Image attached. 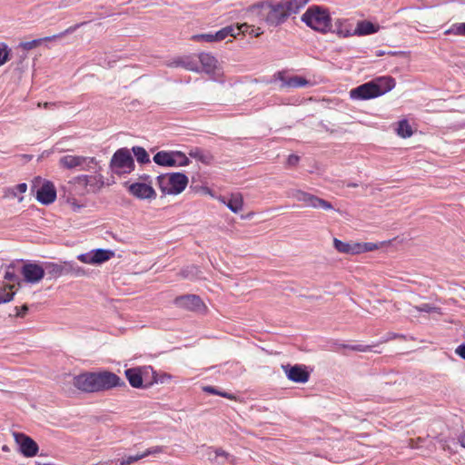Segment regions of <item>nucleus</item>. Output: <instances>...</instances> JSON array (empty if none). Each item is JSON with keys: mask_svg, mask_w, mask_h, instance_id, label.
Returning a JSON list of instances; mask_svg holds the SVG:
<instances>
[{"mask_svg": "<svg viewBox=\"0 0 465 465\" xmlns=\"http://www.w3.org/2000/svg\"><path fill=\"white\" fill-rule=\"evenodd\" d=\"M372 345H361L357 344L350 347V350L355 351H371L372 349Z\"/></svg>", "mask_w": 465, "mask_h": 465, "instance_id": "obj_48", "label": "nucleus"}, {"mask_svg": "<svg viewBox=\"0 0 465 465\" xmlns=\"http://www.w3.org/2000/svg\"><path fill=\"white\" fill-rule=\"evenodd\" d=\"M144 458V455L143 453L136 454V455H130L128 457H124L122 459H118L114 461L115 465H130L141 459ZM114 463V461H112Z\"/></svg>", "mask_w": 465, "mask_h": 465, "instance_id": "obj_35", "label": "nucleus"}, {"mask_svg": "<svg viewBox=\"0 0 465 465\" xmlns=\"http://www.w3.org/2000/svg\"><path fill=\"white\" fill-rule=\"evenodd\" d=\"M11 59V49L7 45L0 44V66Z\"/></svg>", "mask_w": 465, "mask_h": 465, "instance_id": "obj_38", "label": "nucleus"}, {"mask_svg": "<svg viewBox=\"0 0 465 465\" xmlns=\"http://www.w3.org/2000/svg\"><path fill=\"white\" fill-rule=\"evenodd\" d=\"M287 378L298 383H305L310 378V373L307 371L306 367L302 365H282V366Z\"/></svg>", "mask_w": 465, "mask_h": 465, "instance_id": "obj_13", "label": "nucleus"}, {"mask_svg": "<svg viewBox=\"0 0 465 465\" xmlns=\"http://www.w3.org/2000/svg\"><path fill=\"white\" fill-rule=\"evenodd\" d=\"M163 451V448L162 446H155L147 449L145 451L143 452V455H144V458L151 455V454H157Z\"/></svg>", "mask_w": 465, "mask_h": 465, "instance_id": "obj_47", "label": "nucleus"}, {"mask_svg": "<svg viewBox=\"0 0 465 465\" xmlns=\"http://www.w3.org/2000/svg\"><path fill=\"white\" fill-rule=\"evenodd\" d=\"M157 182L163 193L179 194L185 189L188 183V177L182 173H173L159 175Z\"/></svg>", "mask_w": 465, "mask_h": 465, "instance_id": "obj_5", "label": "nucleus"}, {"mask_svg": "<svg viewBox=\"0 0 465 465\" xmlns=\"http://www.w3.org/2000/svg\"><path fill=\"white\" fill-rule=\"evenodd\" d=\"M459 441L460 443V445L465 448V432L462 433L460 437H459Z\"/></svg>", "mask_w": 465, "mask_h": 465, "instance_id": "obj_60", "label": "nucleus"}, {"mask_svg": "<svg viewBox=\"0 0 465 465\" xmlns=\"http://www.w3.org/2000/svg\"><path fill=\"white\" fill-rule=\"evenodd\" d=\"M64 274H73L74 276H84L85 274V271L78 266L74 262H64Z\"/></svg>", "mask_w": 465, "mask_h": 465, "instance_id": "obj_30", "label": "nucleus"}, {"mask_svg": "<svg viewBox=\"0 0 465 465\" xmlns=\"http://www.w3.org/2000/svg\"><path fill=\"white\" fill-rule=\"evenodd\" d=\"M207 455L208 460L217 465H225L226 461L232 457L230 453L226 452L222 448L213 449L212 447L209 448Z\"/></svg>", "mask_w": 465, "mask_h": 465, "instance_id": "obj_21", "label": "nucleus"}, {"mask_svg": "<svg viewBox=\"0 0 465 465\" xmlns=\"http://www.w3.org/2000/svg\"><path fill=\"white\" fill-rule=\"evenodd\" d=\"M170 67H183L188 71L200 72L198 61L193 56L177 57L168 64Z\"/></svg>", "mask_w": 465, "mask_h": 465, "instance_id": "obj_18", "label": "nucleus"}, {"mask_svg": "<svg viewBox=\"0 0 465 465\" xmlns=\"http://www.w3.org/2000/svg\"><path fill=\"white\" fill-rule=\"evenodd\" d=\"M77 259L84 262L88 264H94V258H93V252H89L86 253H81L77 256Z\"/></svg>", "mask_w": 465, "mask_h": 465, "instance_id": "obj_44", "label": "nucleus"}, {"mask_svg": "<svg viewBox=\"0 0 465 465\" xmlns=\"http://www.w3.org/2000/svg\"><path fill=\"white\" fill-rule=\"evenodd\" d=\"M84 162L93 163L94 157H84L80 155L67 154L60 158L59 164L63 168L71 170L76 167L83 166Z\"/></svg>", "mask_w": 465, "mask_h": 465, "instance_id": "obj_16", "label": "nucleus"}, {"mask_svg": "<svg viewBox=\"0 0 465 465\" xmlns=\"http://www.w3.org/2000/svg\"><path fill=\"white\" fill-rule=\"evenodd\" d=\"M91 179H92L91 176L80 175V176H77V177L74 178V180L71 183L74 185H79V186H82L84 188H86L87 185L90 183V180Z\"/></svg>", "mask_w": 465, "mask_h": 465, "instance_id": "obj_39", "label": "nucleus"}, {"mask_svg": "<svg viewBox=\"0 0 465 465\" xmlns=\"http://www.w3.org/2000/svg\"><path fill=\"white\" fill-rule=\"evenodd\" d=\"M2 450L4 452H8L10 450L9 447L7 445H3L2 446Z\"/></svg>", "mask_w": 465, "mask_h": 465, "instance_id": "obj_64", "label": "nucleus"}, {"mask_svg": "<svg viewBox=\"0 0 465 465\" xmlns=\"http://www.w3.org/2000/svg\"><path fill=\"white\" fill-rule=\"evenodd\" d=\"M193 38L197 41H204L208 43L216 42L215 35L213 33L196 35Z\"/></svg>", "mask_w": 465, "mask_h": 465, "instance_id": "obj_43", "label": "nucleus"}, {"mask_svg": "<svg viewBox=\"0 0 465 465\" xmlns=\"http://www.w3.org/2000/svg\"><path fill=\"white\" fill-rule=\"evenodd\" d=\"M125 377L129 384L135 389L148 388V378L155 371L151 366L135 367L125 370Z\"/></svg>", "mask_w": 465, "mask_h": 465, "instance_id": "obj_7", "label": "nucleus"}, {"mask_svg": "<svg viewBox=\"0 0 465 465\" xmlns=\"http://www.w3.org/2000/svg\"><path fill=\"white\" fill-rule=\"evenodd\" d=\"M416 309L420 312H430L434 311L435 308L430 306L428 303H423L420 306L416 307Z\"/></svg>", "mask_w": 465, "mask_h": 465, "instance_id": "obj_53", "label": "nucleus"}, {"mask_svg": "<svg viewBox=\"0 0 465 465\" xmlns=\"http://www.w3.org/2000/svg\"><path fill=\"white\" fill-rule=\"evenodd\" d=\"M252 12L256 13L260 20L272 27L282 25L290 16L282 0H266L255 4L252 6Z\"/></svg>", "mask_w": 465, "mask_h": 465, "instance_id": "obj_2", "label": "nucleus"}, {"mask_svg": "<svg viewBox=\"0 0 465 465\" xmlns=\"http://www.w3.org/2000/svg\"><path fill=\"white\" fill-rule=\"evenodd\" d=\"M351 346V345H349V344H338L336 351H338L340 348L350 349Z\"/></svg>", "mask_w": 465, "mask_h": 465, "instance_id": "obj_62", "label": "nucleus"}, {"mask_svg": "<svg viewBox=\"0 0 465 465\" xmlns=\"http://www.w3.org/2000/svg\"><path fill=\"white\" fill-rule=\"evenodd\" d=\"M13 435L19 446V450L25 457L30 458L37 454L39 448L32 438L22 432H14Z\"/></svg>", "mask_w": 465, "mask_h": 465, "instance_id": "obj_10", "label": "nucleus"}, {"mask_svg": "<svg viewBox=\"0 0 465 465\" xmlns=\"http://www.w3.org/2000/svg\"><path fill=\"white\" fill-rule=\"evenodd\" d=\"M175 153L160 151L153 156V162L161 166H176Z\"/></svg>", "mask_w": 465, "mask_h": 465, "instance_id": "obj_22", "label": "nucleus"}, {"mask_svg": "<svg viewBox=\"0 0 465 465\" xmlns=\"http://www.w3.org/2000/svg\"><path fill=\"white\" fill-rule=\"evenodd\" d=\"M144 458V455L143 453L136 454V455H130L128 457H124L122 459H118L114 461L115 465H130L141 459ZM114 463V461H112Z\"/></svg>", "mask_w": 465, "mask_h": 465, "instance_id": "obj_34", "label": "nucleus"}, {"mask_svg": "<svg viewBox=\"0 0 465 465\" xmlns=\"http://www.w3.org/2000/svg\"><path fill=\"white\" fill-rule=\"evenodd\" d=\"M388 340L389 339H396V338H400V339H403V340H406V336L403 335V334H397V333H388Z\"/></svg>", "mask_w": 465, "mask_h": 465, "instance_id": "obj_56", "label": "nucleus"}, {"mask_svg": "<svg viewBox=\"0 0 465 465\" xmlns=\"http://www.w3.org/2000/svg\"><path fill=\"white\" fill-rule=\"evenodd\" d=\"M19 58H20L19 63H22L23 60H25L26 58L25 51H22V54L19 55Z\"/></svg>", "mask_w": 465, "mask_h": 465, "instance_id": "obj_61", "label": "nucleus"}, {"mask_svg": "<svg viewBox=\"0 0 465 465\" xmlns=\"http://www.w3.org/2000/svg\"><path fill=\"white\" fill-rule=\"evenodd\" d=\"M132 151L136 157L138 163L144 164L150 163V156L146 150L141 146H134Z\"/></svg>", "mask_w": 465, "mask_h": 465, "instance_id": "obj_31", "label": "nucleus"}, {"mask_svg": "<svg viewBox=\"0 0 465 465\" xmlns=\"http://www.w3.org/2000/svg\"><path fill=\"white\" fill-rule=\"evenodd\" d=\"M445 35H456L465 36V23H456L453 24L449 29H447L444 33Z\"/></svg>", "mask_w": 465, "mask_h": 465, "instance_id": "obj_36", "label": "nucleus"}, {"mask_svg": "<svg viewBox=\"0 0 465 465\" xmlns=\"http://www.w3.org/2000/svg\"><path fill=\"white\" fill-rule=\"evenodd\" d=\"M243 201L239 195H232L226 203L227 207L234 213H239L242 209Z\"/></svg>", "mask_w": 465, "mask_h": 465, "instance_id": "obj_32", "label": "nucleus"}, {"mask_svg": "<svg viewBox=\"0 0 465 465\" xmlns=\"http://www.w3.org/2000/svg\"><path fill=\"white\" fill-rule=\"evenodd\" d=\"M300 161V157L296 154H291L289 155L288 159H287V164L290 165V166H295L298 164Z\"/></svg>", "mask_w": 465, "mask_h": 465, "instance_id": "obj_51", "label": "nucleus"}, {"mask_svg": "<svg viewBox=\"0 0 465 465\" xmlns=\"http://www.w3.org/2000/svg\"><path fill=\"white\" fill-rule=\"evenodd\" d=\"M198 63H201L200 72L203 71L208 74H213L216 69L217 60L210 54L202 53L198 55Z\"/></svg>", "mask_w": 465, "mask_h": 465, "instance_id": "obj_20", "label": "nucleus"}, {"mask_svg": "<svg viewBox=\"0 0 465 465\" xmlns=\"http://www.w3.org/2000/svg\"><path fill=\"white\" fill-rule=\"evenodd\" d=\"M56 199V190L53 183L45 181L36 191V200L42 204L48 205Z\"/></svg>", "mask_w": 465, "mask_h": 465, "instance_id": "obj_15", "label": "nucleus"}, {"mask_svg": "<svg viewBox=\"0 0 465 465\" xmlns=\"http://www.w3.org/2000/svg\"><path fill=\"white\" fill-rule=\"evenodd\" d=\"M44 269L45 272L46 271L47 273L54 278L64 274V263L62 265L54 262H46L45 267Z\"/></svg>", "mask_w": 465, "mask_h": 465, "instance_id": "obj_27", "label": "nucleus"}, {"mask_svg": "<svg viewBox=\"0 0 465 465\" xmlns=\"http://www.w3.org/2000/svg\"><path fill=\"white\" fill-rule=\"evenodd\" d=\"M174 304L179 307L193 312H202L205 306L202 299L195 294H187L175 298Z\"/></svg>", "mask_w": 465, "mask_h": 465, "instance_id": "obj_11", "label": "nucleus"}, {"mask_svg": "<svg viewBox=\"0 0 465 465\" xmlns=\"http://www.w3.org/2000/svg\"><path fill=\"white\" fill-rule=\"evenodd\" d=\"M309 0H282L289 15L297 14Z\"/></svg>", "mask_w": 465, "mask_h": 465, "instance_id": "obj_26", "label": "nucleus"}, {"mask_svg": "<svg viewBox=\"0 0 465 465\" xmlns=\"http://www.w3.org/2000/svg\"><path fill=\"white\" fill-rule=\"evenodd\" d=\"M250 26L247 24H242L240 25H237L236 27L232 25L225 26L221 30L217 31L216 33H214L216 42L222 41L229 35L236 37L237 35L247 32Z\"/></svg>", "mask_w": 465, "mask_h": 465, "instance_id": "obj_19", "label": "nucleus"}, {"mask_svg": "<svg viewBox=\"0 0 465 465\" xmlns=\"http://www.w3.org/2000/svg\"><path fill=\"white\" fill-rule=\"evenodd\" d=\"M379 26L369 21L358 23L355 33L359 35H367L378 31Z\"/></svg>", "mask_w": 465, "mask_h": 465, "instance_id": "obj_25", "label": "nucleus"}, {"mask_svg": "<svg viewBox=\"0 0 465 465\" xmlns=\"http://www.w3.org/2000/svg\"><path fill=\"white\" fill-rule=\"evenodd\" d=\"M291 196L299 202L305 203L308 206L312 208H322L323 210L333 209V206L330 202L302 190L292 191Z\"/></svg>", "mask_w": 465, "mask_h": 465, "instance_id": "obj_8", "label": "nucleus"}, {"mask_svg": "<svg viewBox=\"0 0 465 465\" xmlns=\"http://www.w3.org/2000/svg\"><path fill=\"white\" fill-rule=\"evenodd\" d=\"M73 385L79 391L88 393L126 387V383L118 375L108 371L84 372L73 379Z\"/></svg>", "mask_w": 465, "mask_h": 465, "instance_id": "obj_1", "label": "nucleus"}, {"mask_svg": "<svg viewBox=\"0 0 465 465\" xmlns=\"http://www.w3.org/2000/svg\"><path fill=\"white\" fill-rule=\"evenodd\" d=\"M92 252H93L94 264L104 263L114 256V252L112 250L94 249V250H92Z\"/></svg>", "mask_w": 465, "mask_h": 465, "instance_id": "obj_24", "label": "nucleus"}, {"mask_svg": "<svg viewBox=\"0 0 465 465\" xmlns=\"http://www.w3.org/2000/svg\"><path fill=\"white\" fill-rule=\"evenodd\" d=\"M192 158H194L205 164L211 163L213 156L209 153H203L201 149L195 148L189 153Z\"/></svg>", "mask_w": 465, "mask_h": 465, "instance_id": "obj_29", "label": "nucleus"}, {"mask_svg": "<svg viewBox=\"0 0 465 465\" xmlns=\"http://www.w3.org/2000/svg\"><path fill=\"white\" fill-rule=\"evenodd\" d=\"M98 165V163L96 161V159L94 157V162L93 163H88V162H84V163L83 164V166L80 167L81 170H85V171H91V170H94Z\"/></svg>", "mask_w": 465, "mask_h": 465, "instance_id": "obj_49", "label": "nucleus"}, {"mask_svg": "<svg viewBox=\"0 0 465 465\" xmlns=\"http://www.w3.org/2000/svg\"><path fill=\"white\" fill-rule=\"evenodd\" d=\"M171 379V375L167 374V373H163L161 375H158L156 372L154 375H152V381H148V385L149 387L151 385H153V383H158V382H161V383H163L165 382L167 380H170Z\"/></svg>", "mask_w": 465, "mask_h": 465, "instance_id": "obj_40", "label": "nucleus"}, {"mask_svg": "<svg viewBox=\"0 0 465 465\" xmlns=\"http://www.w3.org/2000/svg\"><path fill=\"white\" fill-rule=\"evenodd\" d=\"M84 24H85V22L76 24L74 25L68 27L67 29H65L64 31H63L57 35H54L51 36H45V37L38 38V39H34V40L28 41V42H22L18 45L17 49H22V51H25V52L28 50L34 49V48L37 47L38 45H40L43 42L53 41V40L61 38L68 34H72Z\"/></svg>", "mask_w": 465, "mask_h": 465, "instance_id": "obj_9", "label": "nucleus"}, {"mask_svg": "<svg viewBox=\"0 0 465 465\" xmlns=\"http://www.w3.org/2000/svg\"><path fill=\"white\" fill-rule=\"evenodd\" d=\"M128 192L140 200H153L156 198V192L151 184L146 183H134L128 185Z\"/></svg>", "mask_w": 465, "mask_h": 465, "instance_id": "obj_12", "label": "nucleus"}, {"mask_svg": "<svg viewBox=\"0 0 465 465\" xmlns=\"http://www.w3.org/2000/svg\"><path fill=\"white\" fill-rule=\"evenodd\" d=\"M249 34L251 35H253L254 37H258L259 35H261L262 34V32L260 31V28L254 30V29H252Z\"/></svg>", "mask_w": 465, "mask_h": 465, "instance_id": "obj_57", "label": "nucleus"}, {"mask_svg": "<svg viewBox=\"0 0 465 465\" xmlns=\"http://www.w3.org/2000/svg\"><path fill=\"white\" fill-rule=\"evenodd\" d=\"M277 78L282 82V88H301L310 84L309 81L302 76L294 75L286 77L282 72L277 74Z\"/></svg>", "mask_w": 465, "mask_h": 465, "instance_id": "obj_17", "label": "nucleus"}, {"mask_svg": "<svg viewBox=\"0 0 465 465\" xmlns=\"http://www.w3.org/2000/svg\"><path fill=\"white\" fill-rule=\"evenodd\" d=\"M334 248L341 253L346 254H359L358 242L350 243L342 242L337 238L333 239Z\"/></svg>", "mask_w": 465, "mask_h": 465, "instance_id": "obj_23", "label": "nucleus"}, {"mask_svg": "<svg viewBox=\"0 0 465 465\" xmlns=\"http://www.w3.org/2000/svg\"><path fill=\"white\" fill-rule=\"evenodd\" d=\"M13 284H5L0 289V304L9 302L14 299L15 292L13 291Z\"/></svg>", "mask_w": 465, "mask_h": 465, "instance_id": "obj_28", "label": "nucleus"}, {"mask_svg": "<svg viewBox=\"0 0 465 465\" xmlns=\"http://www.w3.org/2000/svg\"><path fill=\"white\" fill-rule=\"evenodd\" d=\"M21 272L25 282L30 283L39 282L45 277L44 267L34 262L24 264Z\"/></svg>", "mask_w": 465, "mask_h": 465, "instance_id": "obj_14", "label": "nucleus"}, {"mask_svg": "<svg viewBox=\"0 0 465 465\" xmlns=\"http://www.w3.org/2000/svg\"><path fill=\"white\" fill-rule=\"evenodd\" d=\"M302 21L309 27L321 33L332 30L331 18L328 9L320 5H312L302 15Z\"/></svg>", "mask_w": 465, "mask_h": 465, "instance_id": "obj_4", "label": "nucleus"}, {"mask_svg": "<svg viewBox=\"0 0 465 465\" xmlns=\"http://www.w3.org/2000/svg\"><path fill=\"white\" fill-rule=\"evenodd\" d=\"M456 354H458L461 359L465 360V343L459 345L455 349Z\"/></svg>", "mask_w": 465, "mask_h": 465, "instance_id": "obj_52", "label": "nucleus"}, {"mask_svg": "<svg viewBox=\"0 0 465 465\" xmlns=\"http://www.w3.org/2000/svg\"><path fill=\"white\" fill-rule=\"evenodd\" d=\"M359 247V253L367 252H372L376 249H378V244L374 242H363L360 243L358 242Z\"/></svg>", "mask_w": 465, "mask_h": 465, "instance_id": "obj_41", "label": "nucleus"}, {"mask_svg": "<svg viewBox=\"0 0 465 465\" xmlns=\"http://www.w3.org/2000/svg\"><path fill=\"white\" fill-rule=\"evenodd\" d=\"M220 396H222L223 398H227V399H234L233 395H232L231 393H228L226 391H221Z\"/></svg>", "mask_w": 465, "mask_h": 465, "instance_id": "obj_59", "label": "nucleus"}, {"mask_svg": "<svg viewBox=\"0 0 465 465\" xmlns=\"http://www.w3.org/2000/svg\"><path fill=\"white\" fill-rule=\"evenodd\" d=\"M200 270L194 265L187 266L181 271V275L186 279H194L198 277Z\"/></svg>", "mask_w": 465, "mask_h": 465, "instance_id": "obj_37", "label": "nucleus"}, {"mask_svg": "<svg viewBox=\"0 0 465 465\" xmlns=\"http://www.w3.org/2000/svg\"><path fill=\"white\" fill-rule=\"evenodd\" d=\"M341 23L339 20H337V22L335 23V25L334 27L332 26V30L331 32L332 33H336L337 35H341V36H347L349 34L348 33H344L341 28Z\"/></svg>", "mask_w": 465, "mask_h": 465, "instance_id": "obj_50", "label": "nucleus"}, {"mask_svg": "<svg viewBox=\"0 0 465 465\" xmlns=\"http://www.w3.org/2000/svg\"><path fill=\"white\" fill-rule=\"evenodd\" d=\"M203 391L212 394L220 395L221 391L213 386L203 387Z\"/></svg>", "mask_w": 465, "mask_h": 465, "instance_id": "obj_55", "label": "nucleus"}, {"mask_svg": "<svg viewBox=\"0 0 465 465\" xmlns=\"http://www.w3.org/2000/svg\"><path fill=\"white\" fill-rule=\"evenodd\" d=\"M395 86V79L391 76L376 77L350 91V96L354 100H369L379 97Z\"/></svg>", "mask_w": 465, "mask_h": 465, "instance_id": "obj_3", "label": "nucleus"}, {"mask_svg": "<svg viewBox=\"0 0 465 465\" xmlns=\"http://www.w3.org/2000/svg\"><path fill=\"white\" fill-rule=\"evenodd\" d=\"M358 186H359V184H358V183H347V187L356 188V187H358Z\"/></svg>", "mask_w": 465, "mask_h": 465, "instance_id": "obj_63", "label": "nucleus"}, {"mask_svg": "<svg viewBox=\"0 0 465 465\" xmlns=\"http://www.w3.org/2000/svg\"><path fill=\"white\" fill-rule=\"evenodd\" d=\"M139 180H142V181H143V182H148V183H149L148 184H150V183H151V177H150V175H149V174H143V175H140V176H139Z\"/></svg>", "mask_w": 465, "mask_h": 465, "instance_id": "obj_58", "label": "nucleus"}, {"mask_svg": "<svg viewBox=\"0 0 465 465\" xmlns=\"http://www.w3.org/2000/svg\"><path fill=\"white\" fill-rule=\"evenodd\" d=\"M134 160L127 148H120L114 152L110 161V168L114 173H131L134 170Z\"/></svg>", "mask_w": 465, "mask_h": 465, "instance_id": "obj_6", "label": "nucleus"}, {"mask_svg": "<svg viewBox=\"0 0 465 465\" xmlns=\"http://www.w3.org/2000/svg\"><path fill=\"white\" fill-rule=\"evenodd\" d=\"M175 155L176 157L180 158L181 160L179 162H177V164L178 166H185V165H188L190 161L189 159L186 157V155L182 153V152H175Z\"/></svg>", "mask_w": 465, "mask_h": 465, "instance_id": "obj_45", "label": "nucleus"}, {"mask_svg": "<svg viewBox=\"0 0 465 465\" xmlns=\"http://www.w3.org/2000/svg\"><path fill=\"white\" fill-rule=\"evenodd\" d=\"M397 134L401 138L411 137L412 134L411 126L409 124L407 120H401L398 124Z\"/></svg>", "mask_w": 465, "mask_h": 465, "instance_id": "obj_33", "label": "nucleus"}, {"mask_svg": "<svg viewBox=\"0 0 465 465\" xmlns=\"http://www.w3.org/2000/svg\"><path fill=\"white\" fill-rule=\"evenodd\" d=\"M27 190V184L25 183H19L17 185H15L13 189H12V193L15 196L17 195V193H25Z\"/></svg>", "mask_w": 465, "mask_h": 465, "instance_id": "obj_46", "label": "nucleus"}, {"mask_svg": "<svg viewBox=\"0 0 465 465\" xmlns=\"http://www.w3.org/2000/svg\"><path fill=\"white\" fill-rule=\"evenodd\" d=\"M5 279L9 282H15V281H17V276L15 275V273L14 272L7 271L5 274Z\"/></svg>", "mask_w": 465, "mask_h": 465, "instance_id": "obj_54", "label": "nucleus"}, {"mask_svg": "<svg viewBox=\"0 0 465 465\" xmlns=\"http://www.w3.org/2000/svg\"><path fill=\"white\" fill-rule=\"evenodd\" d=\"M29 310V307L28 305L26 304H24L22 307H17L15 306L14 308V313H9V316L10 317H18V318H24L25 316V314L27 313Z\"/></svg>", "mask_w": 465, "mask_h": 465, "instance_id": "obj_42", "label": "nucleus"}]
</instances>
